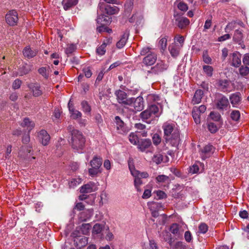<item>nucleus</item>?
Returning a JSON list of instances; mask_svg holds the SVG:
<instances>
[{
    "instance_id": "55",
    "label": "nucleus",
    "mask_w": 249,
    "mask_h": 249,
    "mask_svg": "<svg viewBox=\"0 0 249 249\" xmlns=\"http://www.w3.org/2000/svg\"><path fill=\"white\" fill-rule=\"evenodd\" d=\"M81 106L83 108V110L85 112H90L91 108L88 102L85 101H83L81 102Z\"/></svg>"
},
{
    "instance_id": "63",
    "label": "nucleus",
    "mask_w": 249,
    "mask_h": 249,
    "mask_svg": "<svg viewBox=\"0 0 249 249\" xmlns=\"http://www.w3.org/2000/svg\"><path fill=\"white\" fill-rule=\"evenodd\" d=\"M199 171V167L196 164H194L190 167L189 173L192 174L197 173Z\"/></svg>"
},
{
    "instance_id": "27",
    "label": "nucleus",
    "mask_w": 249,
    "mask_h": 249,
    "mask_svg": "<svg viewBox=\"0 0 249 249\" xmlns=\"http://www.w3.org/2000/svg\"><path fill=\"white\" fill-rule=\"evenodd\" d=\"M37 53L36 50H32L30 47H26L23 51V54L25 57L28 59L35 56Z\"/></svg>"
},
{
    "instance_id": "57",
    "label": "nucleus",
    "mask_w": 249,
    "mask_h": 249,
    "mask_svg": "<svg viewBox=\"0 0 249 249\" xmlns=\"http://www.w3.org/2000/svg\"><path fill=\"white\" fill-rule=\"evenodd\" d=\"M235 22H229L225 28V32L227 33H230L231 30H232L235 28Z\"/></svg>"
},
{
    "instance_id": "26",
    "label": "nucleus",
    "mask_w": 249,
    "mask_h": 249,
    "mask_svg": "<svg viewBox=\"0 0 249 249\" xmlns=\"http://www.w3.org/2000/svg\"><path fill=\"white\" fill-rule=\"evenodd\" d=\"M78 0H63L62 4L65 10H68L76 5Z\"/></svg>"
},
{
    "instance_id": "64",
    "label": "nucleus",
    "mask_w": 249,
    "mask_h": 249,
    "mask_svg": "<svg viewBox=\"0 0 249 249\" xmlns=\"http://www.w3.org/2000/svg\"><path fill=\"white\" fill-rule=\"evenodd\" d=\"M148 100L150 101L152 100L153 101L156 102L160 100V97L157 95L150 94L148 95Z\"/></svg>"
},
{
    "instance_id": "25",
    "label": "nucleus",
    "mask_w": 249,
    "mask_h": 249,
    "mask_svg": "<svg viewBox=\"0 0 249 249\" xmlns=\"http://www.w3.org/2000/svg\"><path fill=\"white\" fill-rule=\"evenodd\" d=\"M203 95V91L201 89H197L196 91L194 97L192 100V103L194 104H198L200 103L201 99Z\"/></svg>"
},
{
    "instance_id": "8",
    "label": "nucleus",
    "mask_w": 249,
    "mask_h": 249,
    "mask_svg": "<svg viewBox=\"0 0 249 249\" xmlns=\"http://www.w3.org/2000/svg\"><path fill=\"white\" fill-rule=\"evenodd\" d=\"M206 110V107L204 105H201L198 107H195L192 110V116L196 124L200 123V115L203 113Z\"/></svg>"
},
{
    "instance_id": "46",
    "label": "nucleus",
    "mask_w": 249,
    "mask_h": 249,
    "mask_svg": "<svg viewBox=\"0 0 249 249\" xmlns=\"http://www.w3.org/2000/svg\"><path fill=\"white\" fill-rule=\"evenodd\" d=\"M240 117V112L238 110H232L231 113V118L234 121H238Z\"/></svg>"
},
{
    "instance_id": "56",
    "label": "nucleus",
    "mask_w": 249,
    "mask_h": 249,
    "mask_svg": "<svg viewBox=\"0 0 249 249\" xmlns=\"http://www.w3.org/2000/svg\"><path fill=\"white\" fill-rule=\"evenodd\" d=\"M203 61L207 64H212V60L211 58L209 56L207 52L204 53L203 54Z\"/></svg>"
},
{
    "instance_id": "6",
    "label": "nucleus",
    "mask_w": 249,
    "mask_h": 249,
    "mask_svg": "<svg viewBox=\"0 0 249 249\" xmlns=\"http://www.w3.org/2000/svg\"><path fill=\"white\" fill-rule=\"evenodd\" d=\"M168 65L162 60H159L158 63L151 68L148 72L154 74H160L167 70Z\"/></svg>"
},
{
    "instance_id": "37",
    "label": "nucleus",
    "mask_w": 249,
    "mask_h": 249,
    "mask_svg": "<svg viewBox=\"0 0 249 249\" xmlns=\"http://www.w3.org/2000/svg\"><path fill=\"white\" fill-rule=\"evenodd\" d=\"M159 44L160 46V49L163 51H165L167 47V37L164 36L160 38L159 41Z\"/></svg>"
},
{
    "instance_id": "1",
    "label": "nucleus",
    "mask_w": 249,
    "mask_h": 249,
    "mask_svg": "<svg viewBox=\"0 0 249 249\" xmlns=\"http://www.w3.org/2000/svg\"><path fill=\"white\" fill-rule=\"evenodd\" d=\"M164 138L167 143L172 146H177L180 142V135L178 129L174 123L166 122L162 125Z\"/></svg>"
},
{
    "instance_id": "33",
    "label": "nucleus",
    "mask_w": 249,
    "mask_h": 249,
    "mask_svg": "<svg viewBox=\"0 0 249 249\" xmlns=\"http://www.w3.org/2000/svg\"><path fill=\"white\" fill-rule=\"evenodd\" d=\"M148 206L150 211L157 210V211H159L162 209V204L158 202H149L148 203Z\"/></svg>"
},
{
    "instance_id": "12",
    "label": "nucleus",
    "mask_w": 249,
    "mask_h": 249,
    "mask_svg": "<svg viewBox=\"0 0 249 249\" xmlns=\"http://www.w3.org/2000/svg\"><path fill=\"white\" fill-rule=\"evenodd\" d=\"M38 137L39 142L42 143V145L46 146L49 144L50 140V136L46 130H40L38 132Z\"/></svg>"
},
{
    "instance_id": "44",
    "label": "nucleus",
    "mask_w": 249,
    "mask_h": 249,
    "mask_svg": "<svg viewBox=\"0 0 249 249\" xmlns=\"http://www.w3.org/2000/svg\"><path fill=\"white\" fill-rule=\"evenodd\" d=\"M76 49V46L74 44H70L67 46L66 48L65 49V53L67 55H70L72 53H73L75 50Z\"/></svg>"
},
{
    "instance_id": "2",
    "label": "nucleus",
    "mask_w": 249,
    "mask_h": 249,
    "mask_svg": "<svg viewBox=\"0 0 249 249\" xmlns=\"http://www.w3.org/2000/svg\"><path fill=\"white\" fill-rule=\"evenodd\" d=\"M71 135L72 147L76 150L83 149L86 140L82 133L77 129H73L71 131Z\"/></svg>"
},
{
    "instance_id": "49",
    "label": "nucleus",
    "mask_w": 249,
    "mask_h": 249,
    "mask_svg": "<svg viewBox=\"0 0 249 249\" xmlns=\"http://www.w3.org/2000/svg\"><path fill=\"white\" fill-rule=\"evenodd\" d=\"M90 227L91 226L89 224H83L80 227L82 233L85 235L87 234L89 232Z\"/></svg>"
},
{
    "instance_id": "48",
    "label": "nucleus",
    "mask_w": 249,
    "mask_h": 249,
    "mask_svg": "<svg viewBox=\"0 0 249 249\" xmlns=\"http://www.w3.org/2000/svg\"><path fill=\"white\" fill-rule=\"evenodd\" d=\"M106 52V44L105 42H103L102 44L96 49V53L98 54L102 55L105 53Z\"/></svg>"
},
{
    "instance_id": "28",
    "label": "nucleus",
    "mask_w": 249,
    "mask_h": 249,
    "mask_svg": "<svg viewBox=\"0 0 249 249\" xmlns=\"http://www.w3.org/2000/svg\"><path fill=\"white\" fill-rule=\"evenodd\" d=\"M32 70L31 66L27 64H24L21 66L18 70V74L19 76H23L28 73Z\"/></svg>"
},
{
    "instance_id": "9",
    "label": "nucleus",
    "mask_w": 249,
    "mask_h": 249,
    "mask_svg": "<svg viewBox=\"0 0 249 249\" xmlns=\"http://www.w3.org/2000/svg\"><path fill=\"white\" fill-rule=\"evenodd\" d=\"M6 22L10 26L16 25L18 21V13L15 10L10 11L5 16Z\"/></svg>"
},
{
    "instance_id": "38",
    "label": "nucleus",
    "mask_w": 249,
    "mask_h": 249,
    "mask_svg": "<svg viewBox=\"0 0 249 249\" xmlns=\"http://www.w3.org/2000/svg\"><path fill=\"white\" fill-rule=\"evenodd\" d=\"M163 160V156L160 153L155 154L152 158V161L153 162L156 163L157 164H160Z\"/></svg>"
},
{
    "instance_id": "10",
    "label": "nucleus",
    "mask_w": 249,
    "mask_h": 249,
    "mask_svg": "<svg viewBox=\"0 0 249 249\" xmlns=\"http://www.w3.org/2000/svg\"><path fill=\"white\" fill-rule=\"evenodd\" d=\"M99 8L102 11L104 9L105 13L109 15L117 14L119 11V9L117 6H111L109 5H104L101 2L99 4Z\"/></svg>"
},
{
    "instance_id": "41",
    "label": "nucleus",
    "mask_w": 249,
    "mask_h": 249,
    "mask_svg": "<svg viewBox=\"0 0 249 249\" xmlns=\"http://www.w3.org/2000/svg\"><path fill=\"white\" fill-rule=\"evenodd\" d=\"M100 168L96 167L95 166H91V168L89 169V175L91 177L96 176L99 173L101 172Z\"/></svg>"
},
{
    "instance_id": "21",
    "label": "nucleus",
    "mask_w": 249,
    "mask_h": 249,
    "mask_svg": "<svg viewBox=\"0 0 249 249\" xmlns=\"http://www.w3.org/2000/svg\"><path fill=\"white\" fill-rule=\"evenodd\" d=\"M178 26L183 29L190 24V20L186 17H179L176 19Z\"/></svg>"
},
{
    "instance_id": "30",
    "label": "nucleus",
    "mask_w": 249,
    "mask_h": 249,
    "mask_svg": "<svg viewBox=\"0 0 249 249\" xmlns=\"http://www.w3.org/2000/svg\"><path fill=\"white\" fill-rule=\"evenodd\" d=\"M179 48L176 44H172L169 46V51L172 56L174 57H177L179 53Z\"/></svg>"
},
{
    "instance_id": "31",
    "label": "nucleus",
    "mask_w": 249,
    "mask_h": 249,
    "mask_svg": "<svg viewBox=\"0 0 249 249\" xmlns=\"http://www.w3.org/2000/svg\"><path fill=\"white\" fill-rule=\"evenodd\" d=\"M243 38L242 31L239 30H236L234 32L233 36V40L239 44H240Z\"/></svg>"
},
{
    "instance_id": "59",
    "label": "nucleus",
    "mask_w": 249,
    "mask_h": 249,
    "mask_svg": "<svg viewBox=\"0 0 249 249\" xmlns=\"http://www.w3.org/2000/svg\"><path fill=\"white\" fill-rule=\"evenodd\" d=\"M152 140L153 143L157 145L161 142V138L160 135L157 133L154 134L152 137Z\"/></svg>"
},
{
    "instance_id": "35",
    "label": "nucleus",
    "mask_w": 249,
    "mask_h": 249,
    "mask_svg": "<svg viewBox=\"0 0 249 249\" xmlns=\"http://www.w3.org/2000/svg\"><path fill=\"white\" fill-rule=\"evenodd\" d=\"M104 228V225L103 224L96 223L95 224L92 228V234H98L101 233Z\"/></svg>"
},
{
    "instance_id": "18",
    "label": "nucleus",
    "mask_w": 249,
    "mask_h": 249,
    "mask_svg": "<svg viewBox=\"0 0 249 249\" xmlns=\"http://www.w3.org/2000/svg\"><path fill=\"white\" fill-rule=\"evenodd\" d=\"M138 148L142 152H144L151 146V142L149 139H143L139 142Z\"/></svg>"
},
{
    "instance_id": "7",
    "label": "nucleus",
    "mask_w": 249,
    "mask_h": 249,
    "mask_svg": "<svg viewBox=\"0 0 249 249\" xmlns=\"http://www.w3.org/2000/svg\"><path fill=\"white\" fill-rule=\"evenodd\" d=\"M214 147L212 145L209 144L204 146L199 150V155L202 160H205L210 157L214 153Z\"/></svg>"
},
{
    "instance_id": "4",
    "label": "nucleus",
    "mask_w": 249,
    "mask_h": 249,
    "mask_svg": "<svg viewBox=\"0 0 249 249\" xmlns=\"http://www.w3.org/2000/svg\"><path fill=\"white\" fill-rule=\"evenodd\" d=\"M159 108L155 105H152L140 114L141 119L146 123H150L149 120H153L160 116Z\"/></svg>"
},
{
    "instance_id": "23",
    "label": "nucleus",
    "mask_w": 249,
    "mask_h": 249,
    "mask_svg": "<svg viewBox=\"0 0 249 249\" xmlns=\"http://www.w3.org/2000/svg\"><path fill=\"white\" fill-rule=\"evenodd\" d=\"M241 54L237 53H232L231 65L234 67H238L241 65Z\"/></svg>"
},
{
    "instance_id": "29",
    "label": "nucleus",
    "mask_w": 249,
    "mask_h": 249,
    "mask_svg": "<svg viewBox=\"0 0 249 249\" xmlns=\"http://www.w3.org/2000/svg\"><path fill=\"white\" fill-rule=\"evenodd\" d=\"M21 125L23 127H26L30 132L35 126V124L33 122L30 121L28 118H24Z\"/></svg>"
},
{
    "instance_id": "5",
    "label": "nucleus",
    "mask_w": 249,
    "mask_h": 249,
    "mask_svg": "<svg viewBox=\"0 0 249 249\" xmlns=\"http://www.w3.org/2000/svg\"><path fill=\"white\" fill-rule=\"evenodd\" d=\"M115 94L117 97L118 103L120 104L131 105L134 101V98H127V94L122 90H116Z\"/></svg>"
},
{
    "instance_id": "43",
    "label": "nucleus",
    "mask_w": 249,
    "mask_h": 249,
    "mask_svg": "<svg viewBox=\"0 0 249 249\" xmlns=\"http://www.w3.org/2000/svg\"><path fill=\"white\" fill-rule=\"evenodd\" d=\"M81 182L82 179L80 178H72L69 183V186L71 188H74V187L80 184Z\"/></svg>"
},
{
    "instance_id": "15",
    "label": "nucleus",
    "mask_w": 249,
    "mask_h": 249,
    "mask_svg": "<svg viewBox=\"0 0 249 249\" xmlns=\"http://www.w3.org/2000/svg\"><path fill=\"white\" fill-rule=\"evenodd\" d=\"M97 21L98 23L101 24V25H104L106 24H108L111 22L110 18L107 16H106L104 15H102L98 17L97 19ZM104 26H101L97 28V30L99 32H101L102 31H104Z\"/></svg>"
},
{
    "instance_id": "11",
    "label": "nucleus",
    "mask_w": 249,
    "mask_h": 249,
    "mask_svg": "<svg viewBox=\"0 0 249 249\" xmlns=\"http://www.w3.org/2000/svg\"><path fill=\"white\" fill-rule=\"evenodd\" d=\"M115 120L116 129L119 133L123 134L128 131V128L119 116H116Z\"/></svg>"
},
{
    "instance_id": "47",
    "label": "nucleus",
    "mask_w": 249,
    "mask_h": 249,
    "mask_svg": "<svg viewBox=\"0 0 249 249\" xmlns=\"http://www.w3.org/2000/svg\"><path fill=\"white\" fill-rule=\"evenodd\" d=\"M199 233L204 234L207 232L208 230V226L204 223H201L198 226Z\"/></svg>"
},
{
    "instance_id": "61",
    "label": "nucleus",
    "mask_w": 249,
    "mask_h": 249,
    "mask_svg": "<svg viewBox=\"0 0 249 249\" xmlns=\"http://www.w3.org/2000/svg\"><path fill=\"white\" fill-rule=\"evenodd\" d=\"M22 81L19 79H17L13 83L12 88L14 89H18L20 87Z\"/></svg>"
},
{
    "instance_id": "16",
    "label": "nucleus",
    "mask_w": 249,
    "mask_h": 249,
    "mask_svg": "<svg viewBox=\"0 0 249 249\" xmlns=\"http://www.w3.org/2000/svg\"><path fill=\"white\" fill-rule=\"evenodd\" d=\"M134 108L135 111H140L144 108L143 99L141 96H139L136 99L134 98L133 102Z\"/></svg>"
},
{
    "instance_id": "20",
    "label": "nucleus",
    "mask_w": 249,
    "mask_h": 249,
    "mask_svg": "<svg viewBox=\"0 0 249 249\" xmlns=\"http://www.w3.org/2000/svg\"><path fill=\"white\" fill-rule=\"evenodd\" d=\"M231 103L233 107L239 105L241 101V95L240 92H235L232 94L230 97Z\"/></svg>"
},
{
    "instance_id": "54",
    "label": "nucleus",
    "mask_w": 249,
    "mask_h": 249,
    "mask_svg": "<svg viewBox=\"0 0 249 249\" xmlns=\"http://www.w3.org/2000/svg\"><path fill=\"white\" fill-rule=\"evenodd\" d=\"M208 129L211 133H214L218 130V127L214 123H209L208 124Z\"/></svg>"
},
{
    "instance_id": "52",
    "label": "nucleus",
    "mask_w": 249,
    "mask_h": 249,
    "mask_svg": "<svg viewBox=\"0 0 249 249\" xmlns=\"http://www.w3.org/2000/svg\"><path fill=\"white\" fill-rule=\"evenodd\" d=\"M169 177L164 175H159L156 177V180L158 183H164L168 181Z\"/></svg>"
},
{
    "instance_id": "3",
    "label": "nucleus",
    "mask_w": 249,
    "mask_h": 249,
    "mask_svg": "<svg viewBox=\"0 0 249 249\" xmlns=\"http://www.w3.org/2000/svg\"><path fill=\"white\" fill-rule=\"evenodd\" d=\"M140 54L141 55L145 56L142 62L146 66H152L157 59V53L149 47L142 48Z\"/></svg>"
},
{
    "instance_id": "17",
    "label": "nucleus",
    "mask_w": 249,
    "mask_h": 249,
    "mask_svg": "<svg viewBox=\"0 0 249 249\" xmlns=\"http://www.w3.org/2000/svg\"><path fill=\"white\" fill-rule=\"evenodd\" d=\"M231 82L227 80H220L218 82V86L223 92H230L232 90L231 87Z\"/></svg>"
},
{
    "instance_id": "19",
    "label": "nucleus",
    "mask_w": 249,
    "mask_h": 249,
    "mask_svg": "<svg viewBox=\"0 0 249 249\" xmlns=\"http://www.w3.org/2000/svg\"><path fill=\"white\" fill-rule=\"evenodd\" d=\"M95 190V184L90 182L83 185L80 188V191L81 193H89Z\"/></svg>"
},
{
    "instance_id": "14",
    "label": "nucleus",
    "mask_w": 249,
    "mask_h": 249,
    "mask_svg": "<svg viewBox=\"0 0 249 249\" xmlns=\"http://www.w3.org/2000/svg\"><path fill=\"white\" fill-rule=\"evenodd\" d=\"M93 212L92 209H88L81 212L78 215L79 221L82 222L89 219L93 215Z\"/></svg>"
},
{
    "instance_id": "58",
    "label": "nucleus",
    "mask_w": 249,
    "mask_h": 249,
    "mask_svg": "<svg viewBox=\"0 0 249 249\" xmlns=\"http://www.w3.org/2000/svg\"><path fill=\"white\" fill-rule=\"evenodd\" d=\"M128 167L129 170L131 172V175L134 176H137V174L138 173V170L135 169V166L133 164V162H131V161L128 162Z\"/></svg>"
},
{
    "instance_id": "45",
    "label": "nucleus",
    "mask_w": 249,
    "mask_h": 249,
    "mask_svg": "<svg viewBox=\"0 0 249 249\" xmlns=\"http://www.w3.org/2000/svg\"><path fill=\"white\" fill-rule=\"evenodd\" d=\"M239 73L242 76H246L249 74V67L242 66L239 69Z\"/></svg>"
},
{
    "instance_id": "62",
    "label": "nucleus",
    "mask_w": 249,
    "mask_h": 249,
    "mask_svg": "<svg viewBox=\"0 0 249 249\" xmlns=\"http://www.w3.org/2000/svg\"><path fill=\"white\" fill-rule=\"evenodd\" d=\"M178 7L180 10L184 12L186 11L188 9L187 5L183 2H179L178 4Z\"/></svg>"
},
{
    "instance_id": "50",
    "label": "nucleus",
    "mask_w": 249,
    "mask_h": 249,
    "mask_svg": "<svg viewBox=\"0 0 249 249\" xmlns=\"http://www.w3.org/2000/svg\"><path fill=\"white\" fill-rule=\"evenodd\" d=\"M134 185L137 189V191H141L140 186L142 184V180L141 178H139L138 177H134Z\"/></svg>"
},
{
    "instance_id": "13",
    "label": "nucleus",
    "mask_w": 249,
    "mask_h": 249,
    "mask_svg": "<svg viewBox=\"0 0 249 249\" xmlns=\"http://www.w3.org/2000/svg\"><path fill=\"white\" fill-rule=\"evenodd\" d=\"M28 87L35 97H38L42 94L40 86L37 83H30L28 85Z\"/></svg>"
},
{
    "instance_id": "40",
    "label": "nucleus",
    "mask_w": 249,
    "mask_h": 249,
    "mask_svg": "<svg viewBox=\"0 0 249 249\" xmlns=\"http://www.w3.org/2000/svg\"><path fill=\"white\" fill-rule=\"evenodd\" d=\"M160 237L166 242L170 243L172 241L171 234L166 231H164L161 232Z\"/></svg>"
},
{
    "instance_id": "32",
    "label": "nucleus",
    "mask_w": 249,
    "mask_h": 249,
    "mask_svg": "<svg viewBox=\"0 0 249 249\" xmlns=\"http://www.w3.org/2000/svg\"><path fill=\"white\" fill-rule=\"evenodd\" d=\"M102 164V159L100 157L97 156H94L93 159L90 161V164L91 166H95L100 168Z\"/></svg>"
},
{
    "instance_id": "42",
    "label": "nucleus",
    "mask_w": 249,
    "mask_h": 249,
    "mask_svg": "<svg viewBox=\"0 0 249 249\" xmlns=\"http://www.w3.org/2000/svg\"><path fill=\"white\" fill-rule=\"evenodd\" d=\"M203 70L208 76L211 77L212 76L213 69L212 66L204 65L203 66Z\"/></svg>"
},
{
    "instance_id": "36",
    "label": "nucleus",
    "mask_w": 249,
    "mask_h": 249,
    "mask_svg": "<svg viewBox=\"0 0 249 249\" xmlns=\"http://www.w3.org/2000/svg\"><path fill=\"white\" fill-rule=\"evenodd\" d=\"M170 231L172 233L175 235H179V226L177 223L173 224L170 228Z\"/></svg>"
},
{
    "instance_id": "24",
    "label": "nucleus",
    "mask_w": 249,
    "mask_h": 249,
    "mask_svg": "<svg viewBox=\"0 0 249 249\" xmlns=\"http://www.w3.org/2000/svg\"><path fill=\"white\" fill-rule=\"evenodd\" d=\"M129 33L127 31H125L122 36L120 39L117 42L116 47L119 49H121L124 47L128 39Z\"/></svg>"
},
{
    "instance_id": "39",
    "label": "nucleus",
    "mask_w": 249,
    "mask_h": 249,
    "mask_svg": "<svg viewBox=\"0 0 249 249\" xmlns=\"http://www.w3.org/2000/svg\"><path fill=\"white\" fill-rule=\"evenodd\" d=\"M129 142L134 145H137L139 142V138L134 133H131L128 137Z\"/></svg>"
},
{
    "instance_id": "53",
    "label": "nucleus",
    "mask_w": 249,
    "mask_h": 249,
    "mask_svg": "<svg viewBox=\"0 0 249 249\" xmlns=\"http://www.w3.org/2000/svg\"><path fill=\"white\" fill-rule=\"evenodd\" d=\"M210 118L214 121H219L221 119V115L218 112L212 111L209 115Z\"/></svg>"
},
{
    "instance_id": "51",
    "label": "nucleus",
    "mask_w": 249,
    "mask_h": 249,
    "mask_svg": "<svg viewBox=\"0 0 249 249\" xmlns=\"http://www.w3.org/2000/svg\"><path fill=\"white\" fill-rule=\"evenodd\" d=\"M70 112L71 117L74 119H76L78 118H80L82 116L81 113L80 111H79L78 110H75L74 108H73L72 110H70Z\"/></svg>"
},
{
    "instance_id": "60",
    "label": "nucleus",
    "mask_w": 249,
    "mask_h": 249,
    "mask_svg": "<svg viewBox=\"0 0 249 249\" xmlns=\"http://www.w3.org/2000/svg\"><path fill=\"white\" fill-rule=\"evenodd\" d=\"M83 72L84 73L85 76L87 78H90L92 74V71L89 67H87L83 69Z\"/></svg>"
},
{
    "instance_id": "22",
    "label": "nucleus",
    "mask_w": 249,
    "mask_h": 249,
    "mask_svg": "<svg viewBox=\"0 0 249 249\" xmlns=\"http://www.w3.org/2000/svg\"><path fill=\"white\" fill-rule=\"evenodd\" d=\"M229 104L228 99L225 96H222L218 101L216 104L217 107L219 109H223L228 107Z\"/></svg>"
},
{
    "instance_id": "34",
    "label": "nucleus",
    "mask_w": 249,
    "mask_h": 249,
    "mask_svg": "<svg viewBox=\"0 0 249 249\" xmlns=\"http://www.w3.org/2000/svg\"><path fill=\"white\" fill-rule=\"evenodd\" d=\"M142 249H158V247L156 242L151 239L149 240L148 243L143 244Z\"/></svg>"
}]
</instances>
